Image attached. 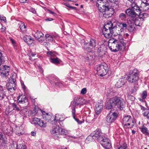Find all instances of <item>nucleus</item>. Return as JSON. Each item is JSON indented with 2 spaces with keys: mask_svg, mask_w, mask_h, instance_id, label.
Returning a JSON list of instances; mask_svg holds the SVG:
<instances>
[{
  "mask_svg": "<svg viewBox=\"0 0 149 149\" xmlns=\"http://www.w3.org/2000/svg\"><path fill=\"white\" fill-rule=\"evenodd\" d=\"M125 13L129 16L131 17L130 21L133 19V18L138 17L140 15L139 13H136L130 8L127 9L125 11Z\"/></svg>",
  "mask_w": 149,
  "mask_h": 149,
  "instance_id": "obj_12",
  "label": "nucleus"
},
{
  "mask_svg": "<svg viewBox=\"0 0 149 149\" xmlns=\"http://www.w3.org/2000/svg\"><path fill=\"white\" fill-rule=\"evenodd\" d=\"M141 15H140L139 16H138V17L133 18V19L132 20L135 26H140L143 23V21L144 19H142V17H141Z\"/></svg>",
  "mask_w": 149,
  "mask_h": 149,
  "instance_id": "obj_13",
  "label": "nucleus"
},
{
  "mask_svg": "<svg viewBox=\"0 0 149 149\" xmlns=\"http://www.w3.org/2000/svg\"><path fill=\"white\" fill-rule=\"evenodd\" d=\"M126 82V79L125 78L120 79L117 81L116 86L117 88H119L122 86Z\"/></svg>",
  "mask_w": 149,
  "mask_h": 149,
  "instance_id": "obj_21",
  "label": "nucleus"
},
{
  "mask_svg": "<svg viewBox=\"0 0 149 149\" xmlns=\"http://www.w3.org/2000/svg\"><path fill=\"white\" fill-rule=\"evenodd\" d=\"M31 135L32 136H35L36 135V133L35 132H31Z\"/></svg>",
  "mask_w": 149,
  "mask_h": 149,
  "instance_id": "obj_61",
  "label": "nucleus"
},
{
  "mask_svg": "<svg viewBox=\"0 0 149 149\" xmlns=\"http://www.w3.org/2000/svg\"><path fill=\"white\" fill-rule=\"evenodd\" d=\"M7 89L10 91H14L15 90V84H13L12 83H9L7 84Z\"/></svg>",
  "mask_w": 149,
  "mask_h": 149,
  "instance_id": "obj_26",
  "label": "nucleus"
},
{
  "mask_svg": "<svg viewBox=\"0 0 149 149\" xmlns=\"http://www.w3.org/2000/svg\"><path fill=\"white\" fill-rule=\"evenodd\" d=\"M83 99H78V100L77 99L72 101L71 103V104L69 106V107H70L72 109V115L74 116V113L76 112L75 107L79 104H82L83 103L81 102V101Z\"/></svg>",
  "mask_w": 149,
  "mask_h": 149,
  "instance_id": "obj_9",
  "label": "nucleus"
},
{
  "mask_svg": "<svg viewBox=\"0 0 149 149\" xmlns=\"http://www.w3.org/2000/svg\"><path fill=\"white\" fill-rule=\"evenodd\" d=\"M126 17V15L123 13L120 14L119 16V19L122 21L125 20Z\"/></svg>",
  "mask_w": 149,
  "mask_h": 149,
  "instance_id": "obj_37",
  "label": "nucleus"
},
{
  "mask_svg": "<svg viewBox=\"0 0 149 149\" xmlns=\"http://www.w3.org/2000/svg\"><path fill=\"white\" fill-rule=\"evenodd\" d=\"M12 106L13 107V110H15L17 111H19L20 110L19 108L17 107L16 103H13L12 105Z\"/></svg>",
  "mask_w": 149,
  "mask_h": 149,
  "instance_id": "obj_40",
  "label": "nucleus"
},
{
  "mask_svg": "<svg viewBox=\"0 0 149 149\" xmlns=\"http://www.w3.org/2000/svg\"><path fill=\"white\" fill-rule=\"evenodd\" d=\"M127 147L126 143L124 141L120 143V146H118V149H125Z\"/></svg>",
  "mask_w": 149,
  "mask_h": 149,
  "instance_id": "obj_34",
  "label": "nucleus"
},
{
  "mask_svg": "<svg viewBox=\"0 0 149 149\" xmlns=\"http://www.w3.org/2000/svg\"><path fill=\"white\" fill-rule=\"evenodd\" d=\"M75 113H74V116L72 115V116L73 118L75 119V120L78 123V124H81L82 123V122L81 121L79 120L78 118H75Z\"/></svg>",
  "mask_w": 149,
  "mask_h": 149,
  "instance_id": "obj_46",
  "label": "nucleus"
},
{
  "mask_svg": "<svg viewBox=\"0 0 149 149\" xmlns=\"http://www.w3.org/2000/svg\"><path fill=\"white\" fill-rule=\"evenodd\" d=\"M54 80L55 81H54V82L56 85L60 86L62 84L61 82L59 80L58 78L56 77H54Z\"/></svg>",
  "mask_w": 149,
  "mask_h": 149,
  "instance_id": "obj_36",
  "label": "nucleus"
},
{
  "mask_svg": "<svg viewBox=\"0 0 149 149\" xmlns=\"http://www.w3.org/2000/svg\"><path fill=\"white\" fill-rule=\"evenodd\" d=\"M36 125H39L41 127H45L46 126V123L44 122L40 119V120L38 121Z\"/></svg>",
  "mask_w": 149,
  "mask_h": 149,
  "instance_id": "obj_29",
  "label": "nucleus"
},
{
  "mask_svg": "<svg viewBox=\"0 0 149 149\" xmlns=\"http://www.w3.org/2000/svg\"><path fill=\"white\" fill-rule=\"evenodd\" d=\"M83 48L88 52H91L93 51V49L90 47V45L88 42L84 43L83 46Z\"/></svg>",
  "mask_w": 149,
  "mask_h": 149,
  "instance_id": "obj_25",
  "label": "nucleus"
},
{
  "mask_svg": "<svg viewBox=\"0 0 149 149\" xmlns=\"http://www.w3.org/2000/svg\"><path fill=\"white\" fill-rule=\"evenodd\" d=\"M138 89V87L137 86H134L133 87L131 90V93L133 94L136 92L137 90Z\"/></svg>",
  "mask_w": 149,
  "mask_h": 149,
  "instance_id": "obj_44",
  "label": "nucleus"
},
{
  "mask_svg": "<svg viewBox=\"0 0 149 149\" xmlns=\"http://www.w3.org/2000/svg\"><path fill=\"white\" fill-rule=\"evenodd\" d=\"M3 68V69H4V70L2 71V72H1V75L3 77H6L9 75L8 73L10 70V68L9 67L6 65H4Z\"/></svg>",
  "mask_w": 149,
  "mask_h": 149,
  "instance_id": "obj_20",
  "label": "nucleus"
},
{
  "mask_svg": "<svg viewBox=\"0 0 149 149\" xmlns=\"http://www.w3.org/2000/svg\"><path fill=\"white\" fill-rule=\"evenodd\" d=\"M147 93L146 91H145L142 92L141 94V96L142 98H139L138 99L141 102H143L144 101V100L145 98L147 97Z\"/></svg>",
  "mask_w": 149,
  "mask_h": 149,
  "instance_id": "obj_28",
  "label": "nucleus"
},
{
  "mask_svg": "<svg viewBox=\"0 0 149 149\" xmlns=\"http://www.w3.org/2000/svg\"><path fill=\"white\" fill-rule=\"evenodd\" d=\"M43 36V34L42 32L38 31H37L34 34V37L36 38H41Z\"/></svg>",
  "mask_w": 149,
  "mask_h": 149,
  "instance_id": "obj_30",
  "label": "nucleus"
},
{
  "mask_svg": "<svg viewBox=\"0 0 149 149\" xmlns=\"http://www.w3.org/2000/svg\"><path fill=\"white\" fill-rule=\"evenodd\" d=\"M37 39H38V41L39 42H43V41H44L43 39H42L40 38H37Z\"/></svg>",
  "mask_w": 149,
  "mask_h": 149,
  "instance_id": "obj_60",
  "label": "nucleus"
},
{
  "mask_svg": "<svg viewBox=\"0 0 149 149\" xmlns=\"http://www.w3.org/2000/svg\"><path fill=\"white\" fill-rule=\"evenodd\" d=\"M86 88H84L82 89L81 93L82 95H84L86 93Z\"/></svg>",
  "mask_w": 149,
  "mask_h": 149,
  "instance_id": "obj_50",
  "label": "nucleus"
},
{
  "mask_svg": "<svg viewBox=\"0 0 149 149\" xmlns=\"http://www.w3.org/2000/svg\"><path fill=\"white\" fill-rule=\"evenodd\" d=\"M110 112L106 117V121L108 123H111L116 120L118 116V114L115 111L112 112L111 110L110 111Z\"/></svg>",
  "mask_w": 149,
  "mask_h": 149,
  "instance_id": "obj_11",
  "label": "nucleus"
},
{
  "mask_svg": "<svg viewBox=\"0 0 149 149\" xmlns=\"http://www.w3.org/2000/svg\"><path fill=\"white\" fill-rule=\"evenodd\" d=\"M49 13L53 15L54 16L56 17L57 16V14L54 12L50 10H49Z\"/></svg>",
  "mask_w": 149,
  "mask_h": 149,
  "instance_id": "obj_56",
  "label": "nucleus"
},
{
  "mask_svg": "<svg viewBox=\"0 0 149 149\" xmlns=\"http://www.w3.org/2000/svg\"><path fill=\"white\" fill-rule=\"evenodd\" d=\"M144 3H146V4H148L149 5V0H146V1Z\"/></svg>",
  "mask_w": 149,
  "mask_h": 149,
  "instance_id": "obj_64",
  "label": "nucleus"
},
{
  "mask_svg": "<svg viewBox=\"0 0 149 149\" xmlns=\"http://www.w3.org/2000/svg\"><path fill=\"white\" fill-rule=\"evenodd\" d=\"M118 40L114 38L110 39L108 41V46H109L111 45V44H113V42H115V41H117Z\"/></svg>",
  "mask_w": 149,
  "mask_h": 149,
  "instance_id": "obj_39",
  "label": "nucleus"
},
{
  "mask_svg": "<svg viewBox=\"0 0 149 149\" xmlns=\"http://www.w3.org/2000/svg\"><path fill=\"white\" fill-rule=\"evenodd\" d=\"M23 40L28 44H31L33 42L34 40L30 36L26 35L23 38Z\"/></svg>",
  "mask_w": 149,
  "mask_h": 149,
  "instance_id": "obj_22",
  "label": "nucleus"
},
{
  "mask_svg": "<svg viewBox=\"0 0 149 149\" xmlns=\"http://www.w3.org/2000/svg\"><path fill=\"white\" fill-rule=\"evenodd\" d=\"M2 18H1V20H3V21L4 22H6V18L5 17H2Z\"/></svg>",
  "mask_w": 149,
  "mask_h": 149,
  "instance_id": "obj_62",
  "label": "nucleus"
},
{
  "mask_svg": "<svg viewBox=\"0 0 149 149\" xmlns=\"http://www.w3.org/2000/svg\"><path fill=\"white\" fill-rule=\"evenodd\" d=\"M50 62L55 65H57L60 63L61 61V60L57 57H50Z\"/></svg>",
  "mask_w": 149,
  "mask_h": 149,
  "instance_id": "obj_23",
  "label": "nucleus"
},
{
  "mask_svg": "<svg viewBox=\"0 0 149 149\" xmlns=\"http://www.w3.org/2000/svg\"><path fill=\"white\" fill-rule=\"evenodd\" d=\"M58 135H67L68 134V132L66 130L62 128H60Z\"/></svg>",
  "mask_w": 149,
  "mask_h": 149,
  "instance_id": "obj_35",
  "label": "nucleus"
},
{
  "mask_svg": "<svg viewBox=\"0 0 149 149\" xmlns=\"http://www.w3.org/2000/svg\"><path fill=\"white\" fill-rule=\"evenodd\" d=\"M140 15H141V17H142V19H144L149 15L148 14L146 13H143L142 14L141 13Z\"/></svg>",
  "mask_w": 149,
  "mask_h": 149,
  "instance_id": "obj_48",
  "label": "nucleus"
},
{
  "mask_svg": "<svg viewBox=\"0 0 149 149\" xmlns=\"http://www.w3.org/2000/svg\"><path fill=\"white\" fill-rule=\"evenodd\" d=\"M47 54L48 56L50 57H55V55L54 54V52L52 51H49L47 52Z\"/></svg>",
  "mask_w": 149,
  "mask_h": 149,
  "instance_id": "obj_38",
  "label": "nucleus"
},
{
  "mask_svg": "<svg viewBox=\"0 0 149 149\" xmlns=\"http://www.w3.org/2000/svg\"><path fill=\"white\" fill-rule=\"evenodd\" d=\"M145 5L143 6V10L144 11H146L149 9V5L146 4V3H145Z\"/></svg>",
  "mask_w": 149,
  "mask_h": 149,
  "instance_id": "obj_51",
  "label": "nucleus"
},
{
  "mask_svg": "<svg viewBox=\"0 0 149 149\" xmlns=\"http://www.w3.org/2000/svg\"><path fill=\"white\" fill-rule=\"evenodd\" d=\"M135 26L133 23L127 26V29L130 32L133 31L135 29Z\"/></svg>",
  "mask_w": 149,
  "mask_h": 149,
  "instance_id": "obj_33",
  "label": "nucleus"
},
{
  "mask_svg": "<svg viewBox=\"0 0 149 149\" xmlns=\"http://www.w3.org/2000/svg\"><path fill=\"white\" fill-rule=\"evenodd\" d=\"M140 107H141V110H142L143 111H146V110L147 109H148L146 108H145L144 107L142 106H141V105H140Z\"/></svg>",
  "mask_w": 149,
  "mask_h": 149,
  "instance_id": "obj_59",
  "label": "nucleus"
},
{
  "mask_svg": "<svg viewBox=\"0 0 149 149\" xmlns=\"http://www.w3.org/2000/svg\"><path fill=\"white\" fill-rule=\"evenodd\" d=\"M21 84L22 85V88L24 90H25L26 89V86L24 84V83L21 82Z\"/></svg>",
  "mask_w": 149,
  "mask_h": 149,
  "instance_id": "obj_57",
  "label": "nucleus"
},
{
  "mask_svg": "<svg viewBox=\"0 0 149 149\" xmlns=\"http://www.w3.org/2000/svg\"><path fill=\"white\" fill-rule=\"evenodd\" d=\"M143 113V114L144 116H146L149 113V110L147 109Z\"/></svg>",
  "mask_w": 149,
  "mask_h": 149,
  "instance_id": "obj_52",
  "label": "nucleus"
},
{
  "mask_svg": "<svg viewBox=\"0 0 149 149\" xmlns=\"http://www.w3.org/2000/svg\"><path fill=\"white\" fill-rule=\"evenodd\" d=\"M59 129V127L56 125L51 130V132L54 135L60 138V135L59 136H58Z\"/></svg>",
  "mask_w": 149,
  "mask_h": 149,
  "instance_id": "obj_19",
  "label": "nucleus"
},
{
  "mask_svg": "<svg viewBox=\"0 0 149 149\" xmlns=\"http://www.w3.org/2000/svg\"><path fill=\"white\" fill-rule=\"evenodd\" d=\"M103 107V103L102 101L100 103H97L95 106V111L96 114L98 115L101 112Z\"/></svg>",
  "mask_w": 149,
  "mask_h": 149,
  "instance_id": "obj_14",
  "label": "nucleus"
},
{
  "mask_svg": "<svg viewBox=\"0 0 149 149\" xmlns=\"http://www.w3.org/2000/svg\"><path fill=\"white\" fill-rule=\"evenodd\" d=\"M104 4L102 6L99 7L98 10L102 13L103 17L106 18H109L111 17L114 13V10L113 8H110L109 2L107 0H104L102 1Z\"/></svg>",
  "mask_w": 149,
  "mask_h": 149,
  "instance_id": "obj_2",
  "label": "nucleus"
},
{
  "mask_svg": "<svg viewBox=\"0 0 149 149\" xmlns=\"http://www.w3.org/2000/svg\"><path fill=\"white\" fill-rule=\"evenodd\" d=\"M104 136L100 129H97L92 132L86 138V139H96L98 141L100 140Z\"/></svg>",
  "mask_w": 149,
  "mask_h": 149,
  "instance_id": "obj_7",
  "label": "nucleus"
},
{
  "mask_svg": "<svg viewBox=\"0 0 149 149\" xmlns=\"http://www.w3.org/2000/svg\"><path fill=\"white\" fill-rule=\"evenodd\" d=\"M38 120H40V118H34L32 119V122L33 123H32V124H33L35 125H36V124L38 123L37 122Z\"/></svg>",
  "mask_w": 149,
  "mask_h": 149,
  "instance_id": "obj_41",
  "label": "nucleus"
},
{
  "mask_svg": "<svg viewBox=\"0 0 149 149\" xmlns=\"http://www.w3.org/2000/svg\"><path fill=\"white\" fill-rule=\"evenodd\" d=\"M128 98L132 101H134L135 99V97L131 95H128L127 96Z\"/></svg>",
  "mask_w": 149,
  "mask_h": 149,
  "instance_id": "obj_47",
  "label": "nucleus"
},
{
  "mask_svg": "<svg viewBox=\"0 0 149 149\" xmlns=\"http://www.w3.org/2000/svg\"><path fill=\"white\" fill-rule=\"evenodd\" d=\"M113 107H116L121 110H123L125 107V103L124 100L121 97L118 96L110 98L106 105V108L109 109Z\"/></svg>",
  "mask_w": 149,
  "mask_h": 149,
  "instance_id": "obj_1",
  "label": "nucleus"
},
{
  "mask_svg": "<svg viewBox=\"0 0 149 149\" xmlns=\"http://www.w3.org/2000/svg\"><path fill=\"white\" fill-rule=\"evenodd\" d=\"M14 77L13 76L12 77V81H11L10 83H12L13 84H15V82L16 81V79L15 78H13Z\"/></svg>",
  "mask_w": 149,
  "mask_h": 149,
  "instance_id": "obj_55",
  "label": "nucleus"
},
{
  "mask_svg": "<svg viewBox=\"0 0 149 149\" xmlns=\"http://www.w3.org/2000/svg\"><path fill=\"white\" fill-rule=\"evenodd\" d=\"M93 58L92 56H91L90 54H88L86 57V60L87 61L91 60Z\"/></svg>",
  "mask_w": 149,
  "mask_h": 149,
  "instance_id": "obj_42",
  "label": "nucleus"
},
{
  "mask_svg": "<svg viewBox=\"0 0 149 149\" xmlns=\"http://www.w3.org/2000/svg\"><path fill=\"white\" fill-rule=\"evenodd\" d=\"M45 117L46 120L48 121L52 120V116L50 115H49L47 113H46V115Z\"/></svg>",
  "mask_w": 149,
  "mask_h": 149,
  "instance_id": "obj_43",
  "label": "nucleus"
},
{
  "mask_svg": "<svg viewBox=\"0 0 149 149\" xmlns=\"http://www.w3.org/2000/svg\"><path fill=\"white\" fill-rule=\"evenodd\" d=\"M10 40L11 41V42L12 43V44L13 45V46L14 47V48H15L16 46H15V41L12 38H10Z\"/></svg>",
  "mask_w": 149,
  "mask_h": 149,
  "instance_id": "obj_54",
  "label": "nucleus"
},
{
  "mask_svg": "<svg viewBox=\"0 0 149 149\" xmlns=\"http://www.w3.org/2000/svg\"><path fill=\"white\" fill-rule=\"evenodd\" d=\"M139 71L136 69L130 71L127 77L128 81L131 83L136 82L139 78Z\"/></svg>",
  "mask_w": 149,
  "mask_h": 149,
  "instance_id": "obj_6",
  "label": "nucleus"
},
{
  "mask_svg": "<svg viewBox=\"0 0 149 149\" xmlns=\"http://www.w3.org/2000/svg\"><path fill=\"white\" fill-rule=\"evenodd\" d=\"M99 142L106 149H109L111 147L110 141L106 137L104 136Z\"/></svg>",
  "mask_w": 149,
  "mask_h": 149,
  "instance_id": "obj_10",
  "label": "nucleus"
},
{
  "mask_svg": "<svg viewBox=\"0 0 149 149\" xmlns=\"http://www.w3.org/2000/svg\"><path fill=\"white\" fill-rule=\"evenodd\" d=\"M131 3L130 4L131 8L132 10L134 11H136V13H139L140 15V13H141V10L140 9L139 7L134 2H134H132L131 1H130Z\"/></svg>",
  "mask_w": 149,
  "mask_h": 149,
  "instance_id": "obj_17",
  "label": "nucleus"
},
{
  "mask_svg": "<svg viewBox=\"0 0 149 149\" xmlns=\"http://www.w3.org/2000/svg\"><path fill=\"white\" fill-rule=\"evenodd\" d=\"M16 149H26V147L25 145H20L19 146L17 145Z\"/></svg>",
  "mask_w": 149,
  "mask_h": 149,
  "instance_id": "obj_45",
  "label": "nucleus"
},
{
  "mask_svg": "<svg viewBox=\"0 0 149 149\" xmlns=\"http://www.w3.org/2000/svg\"><path fill=\"white\" fill-rule=\"evenodd\" d=\"M126 44L124 42L123 39H121L111 44L109 46L110 50L113 52H116L119 50L124 49L125 48Z\"/></svg>",
  "mask_w": 149,
  "mask_h": 149,
  "instance_id": "obj_3",
  "label": "nucleus"
},
{
  "mask_svg": "<svg viewBox=\"0 0 149 149\" xmlns=\"http://www.w3.org/2000/svg\"><path fill=\"white\" fill-rule=\"evenodd\" d=\"M135 120L130 116L126 115L123 119V124L126 128H132L134 125Z\"/></svg>",
  "mask_w": 149,
  "mask_h": 149,
  "instance_id": "obj_5",
  "label": "nucleus"
},
{
  "mask_svg": "<svg viewBox=\"0 0 149 149\" xmlns=\"http://www.w3.org/2000/svg\"><path fill=\"white\" fill-rule=\"evenodd\" d=\"M113 24L111 22L105 24L102 30L104 36L107 38L111 37L113 33Z\"/></svg>",
  "mask_w": 149,
  "mask_h": 149,
  "instance_id": "obj_4",
  "label": "nucleus"
},
{
  "mask_svg": "<svg viewBox=\"0 0 149 149\" xmlns=\"http://www.w3.org/2000/svg\"><path fill=\"white\" fill-rule=\"evenodd\" d=\"M127 26V24L126 23H121V27L123 29L124 28H126Z\"/></svg>",
  "mask_w": 149,
  "mask_h": 149,
  "instance_id": "obj_58",
  "label": "nucleus"
},
{
  "mask_svg": "<svg viewBox=\"0 0 149 149\" xmlns=\"http://www.w3.org/2000/svg\"><path fill=\"white\" fill-rule=\"evenodd\" d=\"M113 24L112 27L113 29L115 30H116L117 31H118V32H117V33H118V34H120L123 31V29L121 27V23H118L116 24Z\"/></svg>",
  "mask_w": 149,
  "mask_h": 149,
  "instance_id": "obj_18",
  "label": "nucleus"
},
{
  "mask_svg": "<svg viewBox=\"0 0 149 149\" xmlns=\"http://www.w3.org/2000/svg\"><path fill=\"white\" fill-rule=\"evenodd\" d=\"M141 132L144 134L146 135H148L149 134V133L148 131V130L147 128L143 126L142 127L140 128Z\"/></svg>",
  "mask_w": 149,
  "mask_h": 149,
  "instance_id": "obj_32",
  "label": "nucleus"
},
{
  "mask_svg": "<svg viewBox=\"0 0 149 149\" xmlns=\"http://www.w3.org/2000/svg\"><path fill=\"white\" fill-rule=\"evenodd\" d=\"M97 52L98 53L100 54H99V55H102V54H100V53H102L104 52L103 50L102 49L101 47H100L99 48H98V49Z\"/></svg>",
  "mask_w": 149,
  "mask_h": 149,
  "instance_id": "obj_53",
  "label": "nucleus"
},
{
  "mask_svg": "<svg viewBox=\"0 0 149 149\" xmlns=\"http://www.w3.org/2000/svg\"><path fill=\"white\" fill-rule=\"evenodd\" d=\"M19 25L20 29V31L22 32L23 33H25L26 32V27L25 25L24 22H20V23H19Z\"/></svg>",
  "mask_w": 149,
  "mask_h": 149,
  "instance_id": "obj_24",
  "label": "nucleus"
},
{
  "mask_svg": "<svg viewBox=\"0 0 149 149\" xmlns=\"http://www.w3.org/2000/svg\"><path fill=\"white\" fill-rule=\"evenodd\" d=\"M88 43H89V45H90L91 48H92L93 49V48H95L96 46V41L95 39H91Z\"/></svg>",
  "mask_w": 149,
  "mask_h": 149,
  "instance_id": "obj_27",
  "label": "nucleus"
},
{
  "mask_svg": "<svg viewBox=\"0 0 149 149\" xmlns=\"http://www.w3.org/2000/svg\"><path fill=\"white\" fill-rule=\"evenodd\" d=\"M17 100L19 103L21 104H25V105L26 106L29 104L26 97L22 95L18 96Z\"/></svg>",
  "mask_w": 149,
  "mask_h": 149,
  "instance_id": "obj_16",
  "label": "nucleus"
},
{
  "mask_svg": "<svg viewBox=\"0 0 149 149\" xmlns=\"http://www.w3.org/2000/svg\"><path fill=\"white\" fill-rule=\"evenodd\" d=\"M45 39L48 42H52L53 40V38L52 36L48 34H46L45 35Z\"/></svg>",
  "mask_w": 149,
  "mask_h": 149,
  "instance_id": "obj_31",
  "label": "nucleus"
},
{
  "mask_svg": "<svg viewBox=\"0 0 149 149\" xmlns=\"http://www.w3.org/2000/svg\"><path fill=\"white\" fill-rule=\"evenodd\" d=\"M19 1L21 3H24L26 2V0H19Z\"/></svg>",
  "mask_w": 149,
  "mask_h": 149,
  "instance_id": "obj_63",
  "label": "nucleus"
},
{
  "mask_svg": "<svg viewBox=\"0 0 149 149\" xmlns=\"http://www.w3.org/2000/svg\"><path fill=\"white\" fill-rule=\"evenodd\" d=\"M54 120H52V121L51 123L52 124H55L56 123H57V121H60L61 120L60 119V118H59V119H56V117H55V118L54 119Z\"/></svg>",
  "mask_w": 149,
  "mask_h": 149,
  "instance_id": "obj_49",
  "label": "nucleus"
},
{
  "mask_svg": "<svg viewBox=\"0 0 149 149\" xmlns=\"http://www.w3.org/2000/svg\"><path fill=\"white\" fill-rule=\"evenodd\" d=\"M1 132H0V148H3L5 145L7 143V139Z\"/></svg>",
  "mask_w": 149,
  "mask_h": 149,
  "instance_id": "obj_15",
  "label": "nucleus"
},
{
  "mask_svg": "<svg viewBox=\"0 0 149 149\" xmlns=\"http://www.w3.org/2000/svg\"><path fill=\"white\" fill-rule=\"evenodd\" d=\"M108 71V68L106 64L97 65V74L100 76L102 77L106 75Z\"/></svg>",
  "mask_w": 149,
  "mask_h": 149,
  "instance_id": "obj_8",
  "label": "nucleus"
}]
</instances>
